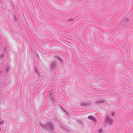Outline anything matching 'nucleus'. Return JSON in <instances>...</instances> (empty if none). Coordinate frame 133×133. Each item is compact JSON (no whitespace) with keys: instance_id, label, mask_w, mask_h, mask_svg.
Returning <instances> with one entry per match:
<instances>
[{"instance_id":"obj_1","label":"nucleus","mask_w":133,"mask_h":133,"mask_svg":"<svg viewBox=\"0 0 133 133\" xmlns=\"http://www.w3.org/2000/svg\"><path fill=\"white\" fill-rule=\"evenodd\" d=\"M39 124L43 128L51 132H53L54 130V125L51 123H45L44 124H43L42 123H40Z\"/></svg>"},{"instance_id":"obj_2","label":"nucleus","mask_w":133,"mask_h":133,"mask_svg":"<svg viewBox=\"0 0 133 133\" xmlns=\"http://www.w3.org/2000/svg\"><path fill=\"white\" fill-rule=\"evenodd\" d=\"M105 120L107 124L110 125H112L113 124V121L112 118L109 115H108L106 117Z\"/></svg>"},{"instance_id":"obj_3","label":"nucleus","mask_w":133,"mask_h":133,"mask_svg":"<svg viewBox=\"0 0 133 133\" xmlns=\"http://www.w3.org/2000/svg\"><path fill=\"white\" fill-rule=\"evenodd\" d=\"M57 62L56 61L51 62L50 64V68L51 69L53 70L57 66Z\"/></svg>"},{"instance_id":"obj_4","label":"nucleus","mask_w":133,"mask_h":133,"mask_svg":"<svg viewBox=\"0 0 133 133\" xmlns=\"http://www.w3.org/2000/svg\"><path fill=\"white\" fill-rule=\"evenodd\" d=\"M105 102V101L103 99L98 100L95 102V103L96 104H98Z\"/></svg>"},{"instance_id":"obj_5","label":"nucleus","mask_w":133,"mask_h":133,"mask_svg":"<svg viewBox=\"0 0 133 133\" xmlns=\"http://www.w3.org/2000/svg\"><path fill=\"white\" fill-rule=\"evenodd\" d=\"M89 103L86 102H81L80 103V105L81 106L86 107L89 105Z\"/></svg>"},{"instance_id":"obj_6","label":"nucleus","mask_w":133,"mask_h":133,"mask_svg":"<svg viewBox=\"0 0 133 133\" xmlns=\"http://www.w3.org/2000/svg\"><path fill=\"white\" fill-rule=\"evenodd\" d=\"M88 119L92 120L93 121L96 122L95 118L92 116H89L88 117Z\"/></svg>"},{"instance_id":"obj_7","label":"nucleus","mask_w":133,"mask_h":133,"mask_svg":"<svg viewBox=\"0 0 133 133\" xmlns=\"http://www.w3.org/2000/svg\"><path fill=\"white\" fill-rule=\"evenodd\" d=\"M52 99L53 101L54 100V96L53 94L52 93V90L50 91V96Z\"/></svg>"},{"instance_id":"obj_8","label":"nucleus","mask_w":133,"mask_h":133,"mask_svg":"<svg viewBox=\"0 0 133 133\" xmlns=\"http://www.w3.org/2000/svg\"><path fill=\"white\" fill-rule=\"evenodd\" d=\"M128 21V18H125L123 20L122 22V23L123 24V23H126Z\"/></svg>"},{"instance_id":"obj_9","label":"nucleus","mask_w":133,"mask_h":133,"mask_svg":"<svg viewBox=\"0 0 133 133\" xmlns=\"http://www.w3.org/2000/svg\"><path fill=\"white\" fill-rule=\"evenodd\" d=\"M62 110L66 114H69V113L66 111V110H65L64 108H62Z\"/></svg>"},{"instance_id":"obj_10","label":"nucleus","mask_w":133,"mask_h":133,"mask_svg":"<svg viewBox=\"0 0 133 133\" xmlns=\"http://www.w3.org/2000/svg\"><path fill=\"white\" fill-rule=\"evenodd\" d=\"M9 69V66H7L6 68V71L7 72H8V70Z\"/></svg>"},{"instance_id":"obj_11","label":"nucleus","mask_w":133,"mask_h":133,"mask_svg":"<svg viewBox=\"0 0 133 133\" xmlns=\"http://www.w3.org/2000/svg\"><path fill=\"white\" fill-rule=\"evenodd\" d=\"M77 122L79 124H81L82 123V122L80 120H78Z\"/></svg>"},{"instance_id":"obj_12","label":"nucleus","mask_w":133,"mask_h":133,"mask_svg":"<svg viewBox=\"0 0 133 133\" xmlns=\"http://www.w3.org/2000/svg\"><path fill=\"white\" fill-rule=\"evenodd\" d=\"M4 55L3 54H1L0 56V57L1 58H2L4 57Z\"/></svg>"},{"instance_id":"obj_13","label":"nucleus","mask_w":133,"mask_h":133,"mask_svg":"<svg viewBox=\"0 0 133 133\" xmlns=\"http://www.w3.org/2000/svg\"><path fill=\"white\" fill-rule=\"evenodd\" d=\"M115 114V112H112V113H111V115L112 116H113Z\"/></svg>"},{"instance_id":"obj_14","label":"nucleus","mask_w":133,"mask_h":133,"mask_svg":"<svg viewBox=\"0 0 133 133\" xmlns=\"http://www.w3.org/2000/svg\"><path fill=\"white\" fill-rule=\"evenodd\" d=\"M102 132V129H101L99 130V133H101Z\"/></svg>"},{"instance_id":"obj_15","label":"nucleus","mask_w":133,"mask_h":133,"mask_svg":"<svg viewBox=\"0 0 133 133\" xmlns=\"http://www.w3.org/2000/svg\"><path fill=\"white\" fill-rule=\"evenodd\" d=\"M72 20H73L72 19H70L69 20H68V21H71Z\"/></svg>"},{"instance_id":"obj_16","label":"nucleus","mask_w":133,"mask_h":133,"mask_svg":"<svg viewBox=\"0 0 133 133\" xmlns=\"http://www.w3.org/2000/svg\"><path fill=\"white\" fill-rule=\"evenodd\" d=\"M35 72L36 74H37V70H36V69H35Z\"/></svg>"},{"instance_id":"obj_17","label":"nucleus","mask_w":133,"mask_h":133,"mask_svg":"<svg viewBox=\"0 0 133 133\" xmlns=\"http://www.w3.org/2000/svg\"><path fill=\"white\" fill-rule=\"evenodd\" d=\"M95 80H98V79H96V78H95Z\"/></svg>"},{"instance_id":"obj_18","label":"nucleus","mask_w":133,"mask_h":133,"mask_svg":"<svg viewBox=\"0 0 133 133\" xmlns=\"http://www.w3.org/2000/svg\"><path fill=\"white\" fill-rule=\"evenodd\" d=\"M1 128H0V131H1Z\"/></svg>"}]
</instances>
